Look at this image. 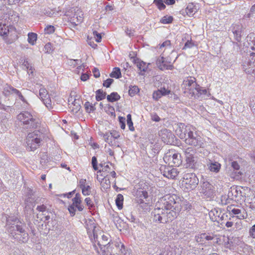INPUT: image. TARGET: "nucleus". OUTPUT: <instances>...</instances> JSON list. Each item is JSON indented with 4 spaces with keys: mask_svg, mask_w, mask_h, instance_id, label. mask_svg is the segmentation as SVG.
Instances as JSON below:
<instances>
[{
    "mask_svg": "<svg viewBox=\"0 0 255 255\" xmlns=\"http://www.w3.org/2000/svg\"><path fill=\"white\" fill-rule=\"evenodd\" d=\"M5 228L9 237L17 242L26 243L29 239L26 225L14 216L6 217Z\"/></svg>",
    "mask_w": 255,
    "mask_h": 255,
    "instance_id": "f257e3e1",
    "label": "nucleus"
},
{
    "mask_svg": "<svg viewBox=\"0 0 255 255\" xmlns=\"http://www.w3.org/2000/svg\"><path fill=\"white\" fill-rule=\"evenodd\" d=\"M180 201L179 197L176 195L166 194L160 199L155 207H159L166 210L175 211L179 213L181 209Z\"/></svg>",
    "mask_w": 255,
    "mask_h": 255,
    "instance_id": "f03ea898",
    "label": "nucleus"
},
{
    "mask_svg": "<svg viewBox=\"0 0 255 255\" xmlns=\"http://www.w3.org/2000/svg\"><path fill=\"white\" fill-rule=\"evenodd\" d=\"M179 214L175 211L166 210L159 207L155 208L152 212L154 222L162 224L172 222L177 217Z\"/></svg>",
    "mask_w": 255,
    "mask_h": 255,
    "instance_id": "7ed1b4c3",
    "label": "nucleus"
},
{
    "mask_svg": "<svg viewBox=\"0 0 255 255\" xmlns=\"http://www.w3.org/2000/svg\"><path fill=\"white\" fill-rule=\"evenodd\" d=\"M17 119L20 122L22 128L28 130L36 129L40 126L39 120L28 111L19 113L17 116Z\"/></svg>",
    "mask_w": 255,
    "mask_h": 255,
    "instance_id": "20e7f679",
    "label": "nucleus"
},
{
    "mask_svg": "<svg viewBox=\"0 0 255 255\" xmlns=\"http://www.w3.org/2000/svg\"><path fill=\"white\" fill-rule=\"evenodd\" d=\"M43 137V133L39 130H35L28 134L26 142V148L28 151H34L40 145Z\"/></svg>",
    "mask_w": 255,
    "mask_h": 255,
    "instance_id": "39448f33",
    "label": "nucleus"
},
{
    "mask_svg": "<svg viewBox=\"0 0 255 255\" xmlns=\"http://www.w3.org/2000/svg\"><path fill=\"white\" fill-rule=\"evenodd\" d=\"M242 60V66L244 70L249 74L255 73V53L251 50L246 51Z\"/></svg>",
    "mask_w": 255,
    "mask_h": 255,
    "instance_id": "423d86ee",
    "label": "nucleus"
},
{
    "mask_svg": "<svg viewBox=\"0 0 255 255\" xmlns=\"http://www.w3.org/2000/svg\"><path fill=\"white\" fill-rule=\"evenodd\" d=\"M199 183V179L194 173H185L182 181V188L185 192L195 189Z\"/></svg>",
    "mask_w": 255,
    "mask_h": 255,
    "instance_id": "0eeeda50",
    "label": "nucleus"
},
{
    "mask_svg": "<svg viewBox=\"0 0 255 255\" xmlns=\"http://www.w3.org/2000/svg\"><path fill=\"white\" fill-rule=\"evenodd\" d=\"M185 142L187 144L198 148L202 147L204 145L203 138L193 130L189 133Z\"/></svg>",
    "mask_w": 255,
    "mask_h": 255,
    "instance_id": "6e6552de",
    "label": "nucleus"
},
{
    "mask_svg": "<svg viewBox=\"0 0 255 255\" xmlns=\"http://www.w3.org/2000/svg\"><path fill=\"white\" fill-rule=\"evenodd\" d=\"M211 220L213 222H217L221 225L224 224V221L228 219L227 213H223L220 209H214L209 213Z\"/></svg>",
    "mask_w": 255,
    "mask_h": 255,
    "instance_id": "1a4fd4ad",
    "label": "nucleus"
},
{
    "mask_svg": "<svg viewBox=\"0 0 255 255\" xmlns=\"http://www.w3.org/2000/svg\"><path fill=\"white\" fill-rule=\"evenodd\" d=\"M72 204L68 206V210L71 216H74L77 209L79 211H82L84 209V206L81 204V195L79 193H77L75 197L72 199Z\"/></svg>",
    "mask_w": 255,
    "mask_h": 255,
    "instance_id": "9d476101",
    "label": "nucleus"
},
{
    "mask_svg": "<svg viewBox=\"0 0 255 255\" xmlns=\"http://www.w3.org/2000/svg\"><path fill=\"white\" fill-rule=\"evenodd\" d=\"M185 166L187 168H190L194 170H201L203 166L202 163L198 161L197 156L193 155H188V156L185 157Z\"/></svg>",
    "mask_w": 255,
    "mask_h": 255,
    "instance_id": "9b49d317",
    "label": "nucleus"
},
{
    "mask_svg": "<svg viewBox=\"0 0 255 255\" xmlns=\"http://www.w3.org/2000/svg\"><path fill=\"white\" fill-rule=\"evenodd\" d=\"M166 159H167L169 164H170L171 166H179L182 162L181 154L173 151H169L165 154L164 157V161Z\"/></svg>",
    "mask_w": 255,
    "mask_h": 255,
    "instance_id": "f8f14e48",
    "label": "nucleus"
},
{
    "mask_svg": "<svg viewBox=\"0 0 255 255\" xmlns=\"http://www.w3.org/2000/svg\"><path fill=\"white\" fill-rule=\"evenodd\" d=\"M177 127L175 129V132L181 139L186 140L189 133L192 131V128L189 126H186L183 123H179L177 124Z\"/></svg>",
    "mask_w": 255,
    "mask_h": 255,
    "instance_id": "ddd939ff",
    "label": "nucleus"
},
{
    "mask_svg": "<svg viewBox=\"0 0 255 255\" xmlns=\"http://www.w3.org/2000/svg\"><path fill=\"white\" fill-rule=\"evenodd\" d=\"M159 135L162 141L167 144L172 145L176 143L174 140L175 136L170 130L166 128L160 130L159 132Z\"/></svg>",
    "mask_w": 255,
    "mask_h": 255,
    "instance_id": "4468645a",
    "label": "nucleus"
},
{
    "mask_svg": "<svg viewBox=\"0 0 255 255\" xmlns=\"http://www.w3.org/2000/svg\"><path fill=\"white\" fill-rule=\"evenodd\" d=\"M190 95L191 97L194 99H200L205 97H209L210 94H208L207 90L200 87L199 85H196L195 89H190Z\"/></svg>",
    "mask_w": 255,
    "mask_h": 255,
    "instance_id": "2eb2a0df",
    "label": "nucleus"
},
{
    "mask_svg": "<svg viewBox=\"0 0 255 255\" xmlns=\"http://www.w3.org/2000/svg\"><path fill=\"white\" fill-rule=\"evenodd\" d=\"M201 193L207 199H211L214 197L213 186L208 181L203 182L201 185Z\"/></svg>",
    "mask_w": 255,
    "mask_h": 255,
    "instance_id": "dca6fc26",
    "label": "nucleus"
},
{
    "mask_svg": "<svg viewBox=\"0 0 255 255\" xmlns=\"http://www.w3.org/2000/svg\"><path fill=\"white\" fill-rule=\"evenodd\" d=\"M160 169L163 175L168 178L174 179L178 174L177 169L170 166H163Z\"/></svg>",
    "mask_w": 255,
    "mask_h": 255,
    "instance_id": "f3484780",
    "label": "nucleus"
},
{
    "mask_svg": "<svg viewBox=\"0 0 255 255\" xmlns=\"http://www.w3.org/2000/svg\"><path fill=\"white\" fill-rule=\"evenodd\" d=\"M170 62L168 61L163 56H159L156 60V64L158 68L161 70H172L174 66L170 64Z\"/></svg>",
    "mask_w": 255,
    "mask_h": 255,
    "instance_id": "a211bd4d",
    "label": "nucleus"
},
{
    "mask_svg": "<svg viewBox=\"0 0 255 255\" xmlns=\"http://www.w3.org/2000/svg\"><path fill=\"white\" fill-rule=\"evenodd\" d=\"M244 28L243 25L240 23L235 24L232 28V31L234 35L235 40L237 42H240L241 37L243 35Z\"/></svg>",
    "mask_w": 255,
    "mask_h": 255,
    "instance_id": "6ab92c4d",
    "label": "nucleus"
},
{
    "mask_svg": "<svg viewBox=\"0 0 255 255\" xmlns=\"http://www.w3.org/2000/svg\"><path fill=\"white\" fill-rule=\"evenodd\" d=\"M231 165L234 170L231 177L236 180L239 179L243 175V172L240 170V166L238 162L236 161H233L231 163Z\"/></svg>",
    "mask_w": 255,
    "mask_h": 255,
    "instance_id": "aec40b11",
    "label": "nucleus"
},
{
    "mask_svg": "<svg viewBox=\"0 0 255 255\" xmlns=\"http://www.w3.org/2000/svg\"><path fill=\"white\" fill-rule=\"evenodd\" d=\"M207 165L210 171L215 173H218L221 167V165L220 163L213 160H209L207 163Z\"/></svg>",
    "mask_w": 255,
    "mask_h": 255,
    "instance_id": "412c9836",
    "label": "nucleus"
},
{
    "mask_svg": "<svg viewBox=\"0 0 255 255\" xmlns=\"http://www.w3.org/2000/svg\"><path fill=\"white\" fill-rule=\"evenodd\" d=\"M247 44H244V46H246L245 49L246 51H248V49H251L253 50L252 52H254L255 53V37L252 39V37L251 35H248L247 36Z\"/></svg>",
    "mask_w": 255,
    "mask_h": 255,
    "instance_id": "4be33fe9",
    "label": "nucleus"
},
{
    "mask_svg": "<svg viewBox=\"0 0 255 255\" xmlns=\"http://www.w3.org/2000/svg\"><path fill=\"white\" fill-rule=\"evenodd\" d=\"M198 6L193 3H189L186 8V14L189 16H193L198 10Z\"/></svg>",
    "mask_w": 255,
    "mask_h": 255,
    "instance_id": "5701e85b",
    "label": "nucleus"
},
{
    "mask_svg": "<svg viewBox=\"0 0 255 255\" xmlns=\"http://www.w3.org/2000/svg\"><path fill=\"white\" fill-rule=\"evenodd\" d=\"M134 63L136 64L137 67L138 68L139 70L140 71L139 74L141 75H144V73L145 72L147 68V66L146 64V63L142 61H140L138 59H134Z\"/></svg>",
    "mask_w": 255,
    "mask_h": 255,
    "instance_id": "b1692460",
    "label": "nucleus"
},
{
    "mask_svg": "<svg viewBox=\"0 0 255 255\" xmlns=\"http://www.w3.org/2000/svg\"><path fill=\"white\" fill-rule=\"evenodd\" d=\"M231 213L233 215H237V217L239 219H246L247 218L248 215L247 213L245 211V210H243V212H242L241 210L237 208H234L231 210Z\"/></svg>",
    "mask_w": 255,
    "mask_h": 255,
    "instance_id": "393cba45",
    "label": "nucleus"
},
{
    "mask_svg": "<svg viewBox=\"0 0 255 255\" xmlns=\"http://www.w3.org/2000/svg\"><path fill=\"white\" fill-rule=\"evenodd\" d=\"M108 240V237L107 236L103 235L102 237V241L98 242V245L100 248L101 250L102 251L103 254L105 253V250L104 249L105 247L108 245L109 243H107Z\"/></svg>",
    "mask_w": 255,
    "mask_h": 255,
    "instance_id": "a878e982",
    "label": "nucleus"
},
{
    "mask_svg": "<svg viewBox=\"0 0 255 255\" xmlns=\"http://www.w3.org/2000/svg\"><path fill=\"white\" fill-rule=\"evenodd\" d=\"M15 88H13L10 85L6 84L3 88V94L6 97H8L11 94L14 93Z\"/></svg>",
    "mask_w": 255,
    "mask_h": 255,
    "instance_id": "bb28decb",
    "label": "nucleus"
},
{
    "mask_svg": "<svg viewBox=\"0 0 255 255\" xmlns=\"http://www.w3.org/2000/svg\"><path fill=\"white\" fill-rule=\"evenodd\" d=\"M228 197L233 200H238V188H231V191H229L228 194Z\"/></svg>",
    "mask_w": 255,
    "mask_h": 255,
    "instance_id": "cd10ccee",
    "label": "nucleus"
},
{
    "mask_svg": "<svg viewBox=\"0 0 255 255\" xmlns=\"http://www.w3.org/2000/svg\"><path fill=\"white\" fill-rule=\"evenodd\" d=\"M121 98L120 96L117 92H112L110 95H109L107 97V99L109 102H114L118 101Z\"/></svg>",
    "mask_w": 255,
    "mask_h": 255,
    "instance_id": "c85d7f7f",
    "label": "nucleus"
},
{
    "mask_svg": "<svg viewBox=\"0 0 255 255\" xmlns=\"http://www.w3.org/2000/svg\"><path fill=\"white\" fill-rule=\"evenodd\" d=\"M116 204L118 208L120 210L123 207L124 196L121 194H119L116 199Z\"/></svg>",
    "mask_w": 255,
    "mask_h": 255,
    "instance_id": "c756f323",
    "label": "nucleus"
},
{
    "mask_svg": "<svg viewBox=\"0 0 255 255\" xmlns=\"http://www.w3.org/2000/svg\"><path fill=\"white\" fill-rule=\"evenodd\" d=\"M110 76L112 78L119 79L122 77L121 69L119 67H115L113 71L110 74Z\"/></svg>",
    "mask_w": 255,
    "mask_h": 255,
    "instance_id": "7c9ffc66",
    "label": "nucleus"
},
{
    "mask_svg": "<svg viewBox=\"0 0 255 255\" xmlns=\"http://www.w3.org/2000/svg\"><path fill=\"white\" fill-rule=\"evenodd\" d=\"M96 100L97 101H100L106 98V93L103 92L102 89H99L96 92Z\"/></svg>",
    "mask_w": 255,
    "mask_h": 255,
    "instance_id": "2f4dec72",
    "label": "nucleus"
},
{
    "mask_svg": "<svg viewBox=\"0 0 255 255\" xmlns=\"http://www.w3.org/2000/svg\"><path fill=\"white\" fill-rule=\"evenodd\" d=\"M184 84L186 87H191V89H195V87H196V85H198L195 82V79L193 78V79H187L184 80Z\"/></svg>",
    "mask_w": 255,
    "mask_h": 255,
    "instance_id": "473e14b6",
    "label": "nucleus"
},
{
    "mask_svg": "<svg viewBox=\"0 0 255 255\" xmlns=\"http://www.w3.org/2000/svg\"><path fill=\"white\" fill-rule=\"evenodd\" d=\"M139 92V89L137 86H130L129 87L128 94L130 96L133 97Z\"/></svg>",
    "mask_w": 255,
    "mask_h": 255,
    "instance_id": "72a5a7b5",
    "label": "nucleus"
},
{
    "mask_svg": "<svg viewBox=\"0 0 255 255\" xmlns=\"http://www.w3.org/2000/svg\"><path fill=\"white\" fill-rule=\"evenodd\" d=\"M96 104H97V103L93 105L92 104H90L89 102H86L84 104L86 112L89 113H91V112H94L96 110V108L95 107Z\"/></svg>",
    "mask_w": 255,
    "mask_h": 255,
    "instance_id": "f704fd0d",
    "label": "nucleus"
},
{
    "mask_svg": "<svg viewBox=\"0 0 255 255\" xmlns=\"http://www.w3.org/2000/svg\"><path fill=\"white\" fill-rule=\"evenodd\" d=\"M37 35L33 32L29 33L28 34V41L32 45L34 44V42L37 40Z\"/></svg>",
    "mask_w": 255,
    "mask_h": 255,
    "instance_id": "c9c22d12",
    "label": "nucleus"
},
{
    "mask_svg": "<svg viewBox=\"0 0 255 255\" xmlns=\"http://www.w3.org/2000/svg\"><path fill=\"white\" fill-rule=\"evenodd\" d=\"M233 48L234 50H236L238 52H239L241 54H243L244 53H246V49H245L244 47L242 48H240V45L238 42H233ZM243 47H244L243 46Z\"/></svg>",
    "mask_w": 255,
    "mask_h": 255,
    "instance_id": "e433bc0d",
    "label": "nucleus"
},
{
    "mask_svg": "<svg viewBox=\"0 0 255 255\" xmlns=\"http://www.w3.org/2000/svg\"><path fill=\"white\" fill-rule=\"evenodd\" d=\"M105 112L109 115H111L112 116L116 117V114L115 112L114 108L110 105H107L105 108Z\"/></svg>",
    "mask_w": 255,
    "mask_h": 255,
    "instance_id": "4c0bfd02",
    "label": "nucleus"
},
{
    "mask_svg": "<svg viewBox=\"0 0 255 255\" xmlns=\"http://www.w3.org/2000/svg\"><path fill=\"white\" fill-rule=\"evenodd\" d=\"M173 20V17L172 16L167 15L164 16L160 20V22L163 24L171 23Z\"/></svg>",
    "mask_w": 255,
    "mask_h": 255,
    "instance_id": "58836bf2",
    "label": "nucleus"
},
{
    "mask_svg": "<svg viewBox=\"0 0 255 255\" xmlns=\"http://www.w3.org/2000/svg\"><path fill=\"white\" fill-rule=\"evenodd\" d=\"M127 123L128 127L129 129L132 131H134V128L133 127V123L132 121L131 115L130 114H128L127 116Z\"/></svg>",
    "mask_w": 255,
    "mask_h": 255,
    "instance_id": "ea45409f",
    "label": "nucleus"
},
{
    "mask_svg": "<svg viewBox=\"0 0 255 255\" xmlns=\"http://www.w3.org/2000/svg\"><path fill=\"white\" fill-rule=\"evenodd\" d=\"M164 0H154L153 3L157 6L158 8L161 10L165 8L166 6L164 4Z\"/></svg>",
    "mask_w": 255,
    "mask_h": 255,
    "instance_id": "a19ab883",
    "label": "nucleus"
},
{
    "mask_svg": "<svg viewBox=\"0 0 255 255\" xmlns=\"http://www.w3.org/2000/svg\"><path fill=\"white\" fill-rule=\"evenodd\" d=\"M51 224L52 225V230H56L59 233L62 231V227L59 225L57 221L52 220L51 222Z\"/></svg>",
    "mask_w": 255,
    "mask_h": 255,
    "instance_id": "79ce46f5",
    "label": "nucleus"
},
{
    "mask_svg": "<svg viewBox=\"0 0 255 255\" xmlns=\"http://www.w3.org/2000/svg\"><path fill=\"white\" fill-rule=\"evenodd\" d=\"M103 137L104 138L105 141L108 143L110 145H111V143L112 142V141L111 140V135L110 134V132H106V133L104 134ZM112 145H115V146H117V147H119V145H116V142H114V144H111Z\"/></svg>",
    "mask_w": 255,
    "mask_h": 255,
    "instance_id": "37998d69",
    "label": "nucleus"
},
{
    "mask_svg": "<svg viewBox=\"0 0 255 255\" xmlns=\"http://www.w3.org/2000/svg\"><path fill=\"white\" fill-rule=\"evenodd\" d=\"M42 101L49 110L53 109L51 99L49 96L42 100Z\"/></svg>",
    "mask_w": 255,
    "mask_h": 255,
    "instance_id": "c03bdc74",
    "label": "nucleus"
},
{
    "mask_svg": "<svg viewBox=\"0 0 255 255\" xmlns=\"http://www.w3.org/2000/svg\"><path fill=\"white\" fill-rule=\"evenodd\" d=\"M195 46L194 42L191 39H188L187 41L185 42L184 47H183V50H185L187 48H191Z\"/></svg>",
    "mask_w": 255,
    "mask_h": 255,
    "instance_id": "a18cd8bd",
    "label": "nucleus"
},
{
    "mask_svg": "<svg viewBox=\"0 0 255 255\" xmlns=\"http://www.w3.org/2000/svg\"><path fill=\"white\" fill-rule=\"evenodd\" d=\"M39 97L41 101L49 96L48 95L47 91L44 88H41L39 90Z\"/></svg>",
    "mask_w": 255,
    "mask_h": 255,
    "instance_id": "49530a36",
    "label": "nucleus"
},
{
    "mask_svg": "<svg viewBox=\"0 0 255 255\" xmlns=\"http://www.w3.org/2000/svg\"><path fill=\"white\" fill-rule=\"evenodd\" d=\"M71 20L72 21V23H74L75 25H78L79 23L82 22L83 18L80 16L78 17L77 15L75 14L71 18Z\"/></svg>",
    "mask_w": 255,
    "mask_h": 255,
    "instance_id": "de8ad7c7",
    "label": "nucleus"
},
{
    "mask_svg": "<svg viewBox=\"0 0 255 255\" xmlns=\"http://www.w3.org/2000/svg\"><path fill=\"white\" fill-rule=\"evenodd\" d=\"M137 195L139 198L146 199L148 197V193L145 190L137 191Z\"/></svg>",
    "mask_w": 255,
    "mask_h": 255,
    "instance_id": "09e8293b",
    "label": "nucleus"
},
{
    "mask_svg": "<svg viewBox=\"0 0 255 255\" xmlns=\"http://www.w3.org/2000/svg\"><path fill=\"white\" fill-rule=\"evenodd\" d=\"M85 202H86L87 205L89 207V209L90 210H94L95 208V206L94 204L92 203L91 199L90 198H86L85 199Z\"/></svg>",
    "mask_w": 255,
    "mask_h": 255,
    "instance_id": "8fccbe9b",
    "label": "nucleus"
},
{
    "mask_svg": "<svg viewBox=\"0 0 255 255\" xmlns=\"http://www.w3.org/2000/svg\"><path fill=\"white\" fill-rule=\"evenodd\" d=\"M118 119L121 128L123 129H125L126 128V118L123 117L119 116Z\"/></svg>",
    "mask_w": 255,
    "mask_h": 255,
    "instance_id": "3c124183",
    "label": "nucleus"
},
{
    "mask_svg": "<svg viewBox=\"0 0 255 255\" xmlns=\"http://www.w3.org/2000/svg\"><path fill=\"white\" fill-rule=\"evenodd\" d=\"M185 157L188 156V155H193L195 153V150L192 147H188L184 150Z\"/></svg>",
    "mask_w": 255,
    "mask_h": 255,
    "instance_id": "603ef678",
    "label": "nucleus"
},
{
    "mask_svg": "<svg viewBox=\"0 0 255 255\" xmlns=\"http://www.w3.org/2000/svg\"><path fill=\"white\" fill-rule=\"evenodd\" d=\"M3 25V27H0V35L1 36H7L8 35V33L9 32L8 29L6 27V26L5 24H2Z\"/></svg>",
    "mask_w": 255,
    "mask_h": 255,
    "instance_id": "864d4df0",
    "label": "nucleus"
},
{
    "mask_svg": "<svg viewBox=\"0 0 255 255\" xmlns=\"http://www.w3.org/2000/svg\"><path fill=\"white\" fill-rule=\"evenodd\" d=\"M53 50L52 45L51 43L49 42L44 46V51L46 53H50Z\"/></svg>",
    "mask_w": 255,
    "mask_h": 255,
    "instance_id": "5fc2aeb1",
    "label": "nucleus"
},
{
    "mask_svg": "<svg viewBox=\"0 0 255 255\" xmlns=\"http://www.w3.org/2000/svg\"><path fill=\"white\" fill-rule=\"evenodd\" d=\"M55 28L54 26L51 25L47 26L44 29L45 32L47 34L53 33L55 31Z\"/></svg>",
    "mask_w": 255,
    "mask_h": 255,
    "instance_id": "6e6d98bb",
    "label": "nucleus"
},
{
    "mask_svg": "<svg viewBox=\"0 0 255 255\" xmlns=\"http://www.w3.org/2000/svg\"><path fill=\"white\" fill-rule=\"evenodd\" d=\"M91 164L94 170H97L98 169L97 159L96 156L92 157Z\"/></svg>",
    "mask_w": 255,
    "mask_h": 255,
    "instance_id": "4d7b16f0",
    "label": "nucleus"
},
{
    "mask_svg": "<svg viewBox=\"0 0 255 255\" xmlns=\"http://www.w3.org/2000/svg\"><path fill=\"white\" fill-rule=\"evenodd\" d=\"M82 193L84 195H89L91 193V187L89 185H86L85 188L82 189Z\"/></svg>",
    "mask_w": 255,
    "mask_h": 255,
    "instance_id": "13d9d810",
    "label": "nucleus"
},
{
    "mask_svg": "<svg viewBox=\"0 0 255 255\" xmlns=\"http://www.w3.org/2000/svg\"><path fill=\"white\" fill-rule=\"evenodd\" d=\"M158 90L161 92V94H162V96L169 95L171 93V91L170 90L167 89L165 86L160 88V89Z\"/></svg>",
    "mask_w": 255,
    "mask_h": 255,
    "instance_id": "bf43d9fd",
    "label": "nucleus"
},
{
    "mask_svg": "<svg viewBox=\"0 0 255 255\" xmlns=\"http://www.w3.org/2000/svg\"><path fill=\"white\" fill-rule=\"evenodd\" d=\"M113 82L114 80L113 79L108 78L104 81L103 85L104 87L109 88Z\"/></svg>",
    "mask_w": 255,
    "mask_h": 255,
    "instance_id": "052dcab7",
    "label": "nucleus"
},
{
    "mask_svg": "<svg viewBox=\"0 0 255 255\" xmlns=\"http://www.w3.org/2000/svg\"><path fill=\"white\" fill-rule=\"evenodd\" d=\"M161 93V92L159 90L154 91L152 95L153 98L156 100H158L162 96V94Z\"/></svg>",
    "mask_w": 255,
    "mask_h": 255,
    "instance_id": "680f3d73",
    "label": "nucleus"
},
{
    "mask_svg": "<svg viewBox=\"0 0 255 255\" xmlns=\"http://www.w3.org/2000/svg\"><path fill=\"white\" fill-rule=\"evenodd\" d=\"M15 94H16L19 98V99L21 100L24 103H27V101L25 99V98H24V97L22 96V95L21 94V92L18 91V90H17L16 89V90L14 91V93Z\"/></svg>",
    "mask_w": 255,
    "mask_h": 255,
    "instance_id": "e2e57ef3",
    "label": "nucleus"
},
{
    "mask_svg": "<svg viewBox=\"0 0 255 255\" xmlns=\"http://www.w3.org/2000/svg\"><path fill=\"white\" fill-rule=\"evenodd\" d=\"M216 237V235L212 233H207L206 235L205 240L207 241H211L215 239Z\"/></svg>",
    "mask_w": 255,
    "mask_h": 255,
    "instance_id": "0e129e2a",
    "label": "nucleus"
},
{
    "mask_svg": "<svg viewBox=\"0 0 255 255\" xmlns=\"http://www.w3.org/2000/svg\"><path fill=\"white\" fill-rule=\"evenodd\" d=\"M134 32H135V30L134 29H129L128 27H127L125 29V32L126 33L127 35H128L130 37L134 36Z\"/></svg>",
    "mask_w": 255,
    "mask_h": 255,
    "instance_id": "69168bd1",
    "label": "nucleus"
},
{
    "mask_svg": "<svg viewBox=\"0 0 255 255\" xmlns=\"http://www.w3.org/2000/svg\"><path fill=\"white\" fill-rule=\"evenodd\" d=\"M93 34L96 37V41L97 42H100L101 41L102 36L100 33H98L97 31L95 30L93 31Z\"/></svg>",
    "mask_w": 255,
    "mask_h": 255,
    "instance_id": "338daca9",
    "label": "nucleus"
},
{
    "mask_svg": "<svg viewBox=\"0 0 255 255\" xmlns=\"http://www.w3.org/2000/svg\"><path fill=\"white\" fill-rule=\"evenodd\" d=\"M249 233L252 237L255 238V224L250 229Z\"/></svg>",
    "mask_w": 255,
    "mask_h": 255,
    "instance_id": "774afa93",
    "label": "nucleus"
}]
</instances>
